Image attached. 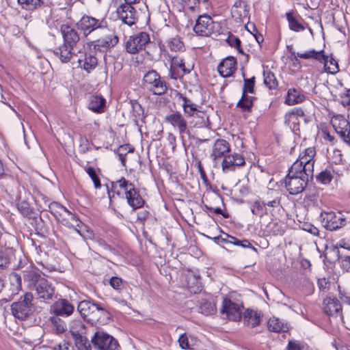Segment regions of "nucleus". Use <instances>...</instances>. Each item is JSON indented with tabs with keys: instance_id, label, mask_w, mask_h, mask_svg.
<instances>
[{
	"instance_id": "1",
	"label": "nucleus",
	"mask_w": 350,
	"mask_h": 350,
	"mask_svg": "<svg viewBox=\"0 0 350 350\" xmlns=\"http://www.w3.org/2000/svg\"><path fill=\"white\" fill-rule=\"evenodd\" d=\"M23 277L27 288L35 292L38 300L48 304L53 300L55 296V287L38 269L30 267L25 270Z\"/></svg>"
},
{
	"instance_id": "2",
	"label": "nucleus",
	"mask_w": 350,
	"mask_h": 350,
	"mask_svg": "<svg viewBox=\"0 0 350 350\" xmlns=\"http://www.w3.org/2000/svg\"><path fill=\"white\" fill-rule=\"evenodd\" d=\"M291 54L295 55L294 59L297 60V57L302 59H314L324 64V69L325 72L329 74H336L339 71V66L338 62L334 59L332 56H327L324 55V51L321 50L317 51L315 50H310L306 53H297L295 51L291 52Z\"/></svg>"
},
{
	"instance_id": "3",
	"label": "nucleus",
	"mask_w": 350,
	"mask_h": 350,
	"mask_svg": "<svg viewBox=\"0 0 350 350\" xmlns=\"http://www.w3.org/2000/svg\"><path fill=\"white\" fill-rule=\"evenodd\" d=\"M310 178L312 176L306 172L297 171V173H294L293 169L290 168L284 178L285 188L291 195L299 194L304 190Z\"/></svg>"
},
{
	"instance_id": "4",
	"label": "nucleus",
	"mask_w": 350,
	"mask_h": 350,
	"mask_svg": "<svg viewBox=\"0 0 350 350\" xmlns=\"http://www.w3.org/2000/svg\"><path fill=\"white\" fill-rule=\"evenodd\" d=\"M314 155L315 150L314 148L310 147L305 149L291 165V168L293 169V172L294 173H297V171L306 172V174L313 176Z\"/></svg>"
},
{
	"instance_id": "5",
	"label": "nucleus",
	"mask_w": 350,
	"mask_h": 350,
	"mask_svg": "<svg viewBox=\"0 0 350 350\" xmlns=\"http://www.w3.org/2000/svg\"><path fill=\"white\" fill-rule=\"evenodd\" d=\"M143 84L154 95L164 94L167 89L165 81L161 78L157 72L153 70L144 75Z\"/></svg>"
},
{
	"instance_id": "6",
	"label": "nucleus",
	"mask_w": 350,
	"mask_h": 350,
	"mask_svg": "<svg viewBox=\"0 0 350 350\" xmlns=\"http://www.w3.org/2000/svg\"><path fill=\"white\" fill-rule=\"evenodd\" d=\"M33 295L26 293L22 301L14 302L11 306L13 315L21 320H24L33 312Z\"/></svg>"
},
{
	"instance_id": "7",
	"label": "nucleus",
	"mask_w": 350,
	"mask_h": 350,
	"mask_svg": "<svg viewBox=\"0 0 350 350\" xmlns=\"http://www.w3.org/2000/svg\"><path fill=\"white\" fill-rule=\"evenodd\" d=\"M150 42L149 34L146 32H140L129 38L125 42V49L129 53L136 54L145 50Z\"/></svg>"
},
{
	"instance_id": "8",
	"label": "nucleus",
	"mask_w": 350,
	"mask_h": 350,
	"mask_svg": "<svg viewBox=\"0 0 350 350\" xmlns=\"http://www.w3.org/2000/svg\"><path fill=\"white\" fill-rule=\"evenodd\" d=\"M92 342L98 350H118V342L103 332H96L92 338Z\"/></svg>"
},
{
	"instance_id": "9",
	"label": "nucleus",
	"mask_w": 350,
	"mask_h": 350,
	"mask_svg": "<svg viewBox=\"0 0 350 350\" xmlns=\"http://www.w3.org/2000/svg\"><path fill=\"white\" fill-rule=\"evenodd\" d=\"M171 65L170 68V76L173 79L183 77L185 75L189 74L192 70V66L187 67L183 58L178 55H170Z\"/></svg>"
},
{
	"instance_id": "10",
	"label": "nucleus",
	"mask_w": 350,
	"mask_h": 350,
	"mask_svg": "<svg viewBox=\"0 0 350 350\" xmlns=\"http://www.w3.org/2000/svg\"><path fill=\"white\" fill-rule=\"evenodd\" d=\"M221 314L224 318L233 321L241 319L242 310L239 304L232 301L230 299L225 298L222 302Z\"/></svg>"
},
{
	"instance_id": "11",
	"label": "nucleus",
	"mask_w": 350,
	"mask_h": 350,
	"mask_svg": "<svg viewBox=\"0 0 350 350\" xmlns=\"http://www.w3.org/2000/svg\"><path fill=\"white\" fill-rule=\"evenodd\" d=\"M78 26L84 34L88 35L97 29L106 27L107 21L105 18L97 19L88 15H84L79 21Z\"/></svg>"
},
{
	"instance_id": "12",
	"label": "nucleus",
	"mask_w": 350,
	"mask_h": 350,
	"mask_svg": "<svg viewBox=\"0 0 350 350\" xmlns=\"http://www.w3.org/2000/svg\"><path fill=\"white\" fill-rule=\"evenodd\" d=\"M331 124L336 133L347 144L350 145V124L342 116L337 115L332 117Z\"/></svg>"
},
{
	"instance_id": "13",
	"label": "nucleus",
	"mask_w": 350,
	"mask_h": 350,
	"mask_svg": "<svg viewBox=\"0 0 350 350\" xmlns=\"http://www.w3.org/2000/svg\"><path fill=\"white\" fill-rule=\"evenodd\" d=\"M323 223L326 229L334 230L345 226L346 219L340 213L325 212L321 214Z\"/></svg>"
},
{
	"instance_id": "14",
	"label": "nucleus",
	"mask_w": 350,
	"mask_h": 350,
	"mask_svg": "<svg viewBox=\"0 0 350 350\" xmlns=\"http://www.w3.org/2000/svg\"><path fill=\"white\" fill-rule=\"evenodd\" d=\"M165 122L177 129L179 135L183 137L185 133H189L187 122L183 115L179 111L173 112L165 117Z\"/></svg>"
},
{
	"instance_id": "15",
	"label": "nucleus",
	"mask_w": 350,
	"mask_h": 350,
	"mask_svg": "<svg viewBox=\"0 0 350 350\" xmlns=\"http://www.w3.org/2000/svg\"><path fill=\"white\" fill-rule=\"evenodd\" d=\"M214 29V22L208 15L200 16L193 27L194 31L201 36H209Z\"/></svg>"
},
{
	"instance_id": "16",
	"label": "nucleus",
	"mask_w": 350,
	"mask_h": 350,
	"mask_svg": "<svg viewBox=\"0 0 350 350\" xmlns=\"http://www.w3.org/2000/svg\"><path fill=\"white\" fill-rule=\"evenodd\" d=\"M230 152V144L225 139H217L213 145L210 157L215 163H217L228 155Z\"/></svg>"
},
{
	"instance_id": "17",
	"label": "nucleus",
	"mask_w": 350,
	"mask_h": 350,
	"mask_svg": "<svg viewBox=\"0 0 350 350\" xmlns=\"http://www.w3.org/2000/svg\"><path fill=\"white\" fill-rule=\"evenodd\" d=\"M116 12L118 18L129 26L133 25L137 21V12L133 5L122 4L118 8Z\"/></svg>"
},
{
	"instance_id": "18",
	"label": "nucleus",
	"mask_w": 350,
	"mask_h": 350,
	"mask_svg": "<svg viewBox=\"0 0 350 350\" xmlns=\"http://www.w3.org/2000/svg\"><path fill=\"white\" fill-rule=\"evenodd\" d=\"M249 6L243 1L238 0L231 9L232 17L237 23H243L249 18Z\"/></svg>"
},
{
	"instance_id": "19",
	"label": "nucleus",
	"mask_w": 350,
	"mask_h": 350,
	"mask_svg": "<svg viewBox=\"0 0 350 350\" xmlns=\"http://www.w3.org/2000/svg\"><path fill=\"white\" fill-rule=\"evenodd\" d=\"M245 164L244 157L239 154H228L222 161L221 167L222 171L226 173L230 171H234L236 167L242 166Z\"/></svg>"
},
{
	"instance_id": "20",
	"label": "nucleus",
	"mask_w": 350,
	"mask_h": 350,
	"mask_svg": "<svg viewBox=\"0 0 350 350\" xmlns=\"http://www.w3.org/2000/svg\"><path fill=\"white\" fill-rule=\"evenodd\" d=\"M73 305L66 299H59L51 306V310L54 314L67 317L74 312Z\"/></svg>"
},
{
	"instance_id": "21",
	"label": "nucleus",
	"mask_w": 350,
	"mask_h": 350,
	"mask_svg": "<svg viewBox=\"0 0 350 350\" xmlns=\"http://www.w3.org/2000/svg\"><path fill=\"white\" fill-rule=\"evenodd\" d=\"M161 50L166 53L167 55H173L176 53H182L185 51V45L180 38L176 36L168 39L165 44H160Z\"/></svg>"
},
{
	"instance_id": "22",
	"label": "nucleus",
	"mask_w": 350,
	"mask_h": 350,
	"mask_svg": "<svg viewBox=\"0 0 350 350\" xmlns=\"http://www.w3.org/2000/svg\"><path fill=\"white\" fill-rule=\"evenodd\" d=\"M323 305L326 314L342 319V306L336 298L327 297L323 300Z\"/></svg>"
},
{
	"instance_id": "23",
	"label": "nucleus",
	"mask_w": 350,
	"mask_h": 350,
	"mask_svg": "<svg viewBox=\"0 0 350 350\" xmlns=\"http://www.w3.org/2000/svg\"><path fill=\"white\" fill-rule=\"evenodd\" d=\"M176 97L178 100L182 101V108L186 117L193 118L200 111L197 104L194 103L191 99L185 96L181 93H177Z\"/></svg>"
},
{
	"instance_id": "24",
	"label": "nucleus",
	"mask_w": 350,
	"mask_h": 350,
	"mask_svg": "<svg viewBox=\"0 0 350 350\" xmlns=\"http://www.w3.org/2000/svg\"><path fill=\"white\" fill-rule=\"evenodd\" d=\"M262 318V314L260 311L247 309L243 313V324L249 327H255L260 325Z\"/></svg>"
},
{
	"instance_id": "25",
	"label": "nucleus",
	"mask_w": 350,
	"mask_h": 350,
	"mask_svg": "<svg viewBox=\"0 0 350 350\" xmlns=\"http://www.w3.org/2000/svg\"><path fill=\"white\" fill-rule=\"evenodd\" d=\"M61 33L64 38V43L75 46L79 41V35L72 27L63 25L61 27Z\"/></svg>"
},
{
	"instance_id": "26",
	"label": "nucleus",
	"mask_w": 350,
	"mask_h": 350,
	"mask_svg": "<svg viewBox=\"0 0 350 350\" xmlns=\"http://www.w3.org/2000/svg\"><path fill=\"white\" fill-rule=\"evenodd\" d=\"M58 221L66 227L73 228L76 232L80 233V226L81 224V221L75 214L69 211L68 209L66 210Z\"/></svg>"
},
{
	"instance_id": "27",
	"label": "nucleus",
	"mask_w": 350,
	"mask_h": 350,
	"mask_svg": "<svg viewBox=\"0 0 350 350\" xmlns=\"http://www.w3.org/2000/svg\"><path fill=\"white\" fill-rule=\"evenodd\" d=\"M237 61L232 56L228 57L223 59L217 67L218 72L223 77H229L236 70Z\"/></svg>"
},
{
	"instance_id": "28",
	"label": "nucleus",
	"mask_w": 350,
	"mask_h": 350,
	"mask_svg": "<svg viewBox=\"0 0 350 350\" xmlns=\"http://www.w3.org/2000/svg\"><path fill=\"white\" fill-rule=\"evenodd\" d=\"M98 305L90 300H83L79 303L77 310L84 320L88 321Z\"/></svg>"
},
{
	"instance_id": "29",
	"label": "nucleus",
	"mask_w": 350,
	"mask_h": 350,
	"mask_svg": "<svg viewBox=\"0 0 350 350\" xmlns=\"http://www.w3.org/2000/svg\"><path fill=\"white\" fill-rule=\"evenodd\" d=\"M109 317V312L99 304L88 322L92 325H104L108 322Z\"/></svg>"
},
{
	"instance_id": "30",
	"label": "nucleus",
	"mask_w": 350,
	"mask_h": 350,
	"mask_svg": "<svg viewBox=\"0 0 350 350\" xmlns=\"http://www.w3.org/2000/svg\"><path fill=\"white\" fill-rule=\"evenodd\" d=\"M306 97L299 89L290 88L285 98V103L288 105H294L302 103Z\"/></svg>"
},
{
	"instance_id": "31",
	"label": "nucleus",
	"mask_w": 350,
	"mask_h": 350,
	"mask_svg": "<svg viewBox=\"0 0 350 350\" xmlns=\"http://www.w3.org/2000/svg\"><path fill=\"white\" fill-rule=\"evenodd\" d=\"M125 198L129 205L134 210L142 207L144 204V199L135 187L126 193Z\"/></svg>"
},
{
	"instance_id": "32",
	"label": "nucleus",
	"mask_w": 350,
	"mask_h": 350,
	"mask_svg": "<svg viewBox=\"0 0 350 350\" xmlns=\"http://www.w3.org/2000/svg\"><path fill=\"white\" fill-rule=\"evenodd\" d=\"M105 102L102 96L93 95L90 98L88 107L93 112L100 113L105 111Z\"/></svg>"
},
{
	"instance_id": "33",
	"label": "nucleus",
	"mask_w": 350,
	"mask_h": 350,
	"mask_svg": "<svg viewBox=\"0 0 350 350\" xmlns=\"http://www.w3.org/2000/svg\"><path fill=\"white\" fill-rule=\"evenodd\" d=\"M70 333L78 350H91L88 340L80 333L79 330H75V328H72Z\"/></svg>"
},
{
	"instance_id": "34",
	"label": "nucleus",
	"mask_w": 350,
	"mask_h": 350,
	"mask_svg": "<svg viewBox=\"0 0 350 350\" xmlns=\"http://www.w3.org/2000/svg\"><path fill=\"white\" fill-rule=\"evenodd\" d=\"M73 48L74 46L64 43L59 47L54 50V53L59 58L62 62L67 63L70 62L73 55Z\"/></svg>"
},
{
	"instance_id": "35",
	"label": "nucleus",
	"mask_w": 350,
	"mask_h": 350,
	"mask_svg": "<svg viewBox=\"0 0 350 350\" xmlns=\"http://www.w3.org/2000/svg\"><path fill=\"white\" fill-rule=\"evenodd\" d=\"M267 326L269 331L276 333L284 332L288 329V325L286 322L275 317L269 319Z\"/></svg>"
},
{
	"instance_id": "36",
	"label": "nucleus",
	"mask_w": 350,
	"mask_h": 350,
	"mask_svg": "<svg viewBox=\"0 0 350 350\" xmlns=\"http://www.w3.org/2000/svg\"><path fill=\"white\" fill-rule=\"evenodd\" d=\"M134 188V185L123 177L117 181L111 183L112 191L118 195L120 193V190H123L124 195L126 196V193L130 192V191L133 190Z\"/></svg>"
},
{
	"instance_id": "37",
	"label": "nucleus",
	"mask_w": 350,
	"mask_h": 350,
	"mask_svg": "<svg viewBox=\"0 0 350 350\" xmlns=\"http://www.w3.org/2000/svg\"><path fill=\"white\" fill-rule=\"evenodd\" d=\"M118 42V38L114 33H111L105 38L96 40V46L98 48L109 49Z\"/></svg>"
},
{
	"instance_id": "38",
	"label": "nucleus",
	"mask_w": 350,
	"mask_h": 350,
	"mask_svg": "<svg viewBox=\"0 0 350 350\" xmlns=\"http://www.w3.org/2000/svg\"><path fill=\"white\" fill-rule=\"evenodd\" d=\"M79 63L81 67L88 72H90L97 66L96 57L91 53H86L83 60L79 59Z\"/></svg>"
},
{
	"instance_id": "39",
	"label": "nucleus",
	"mask_w": 350,
	"mask_h": 350,
	"mask_svg": "<svg viewBox=\"0 0 350 350\" xmlns=\"http://www.w3.org/2000/svg\"><path fill=\"white\" fill-rule=\"evenodd\" d=\"M250 208L252 214L259 217L269 214V208L265 207V201H254Z\"/></svg>"
},
{
	"instance_id": "40",
	"label": "nucleus",
	"mask_w": 350,
	"mask_h": 350,
	"mask_svg": "<svg viewBox=\"0 0 350 350\" xmlns=\"http://www.w3.org/2000/svg\"><path fill=\"white\" fill-rule=\"evenodd\" d=\"M275 191L273 190H269L268 192V195H270L273 199L271 200H265V207L269 208V213L273 214V212L276 209H280L282 207L281 205V198L279 196H273V193Z\"/></svg>"
},
{
	"instance_id": "41",
	"label": "nucleus",
	"mask_w": 350,
	"mask_h": 350,
	"mask_svg": "<svg viewBox=\"0 0 350 350\" xmlns=\"http://www.w3.org/2000/svg\"><path fill=\"white\" fill-rule=\"evenodd\" d=\"M49 321L55 333L62 334L66 330V323L59 316L54 314L49 318Z\"/></svg>"
},
{
	"instance_id": "42",
	"label": "nucleus",
	"mask_w": 350,
	"mask_h": 350,
	"mask_svg": "<svg viewBox=\"0 0 350 350\" xmlns=\"http://www.w3.org/2000/svg\"><path fill=\"white\" fill-rule=\"evenodd\" d=\"M193 125L196 127L198 128H202V127H208L210 124L209 120H208V116L203 112L200 111L195 117H193Z\"/></svg>"
},
{
	"instance_id": "43",
	"label": "nucleus",
	"mask_w": 350,
	"mask_h": 350,
	"mask_svg": "<svg viewBox=\"0 0 350 350\" xmlns=\"http://www.w3.org/2000/svg\"><path fill=\"white\" fill-rule=\"evenodd\" d=\"M199 310L200 312L204 315H211L216 312L217 309L214 303L206 299H202L200 302Z\"/></svg>"
},
{
	"instance_id": "44",
	"label": "nucleus",
	"mask_w": 350,
	"mask_h": 350,
	"mask_svg": "<svg viewBox=\"0 0 350 350\" xmlns=\"http://www.w3.org/2000/svg\"><path fill=\"white\" fill-rule=\"evenodd\" d=\"M286 16L291 30L299 32L305 29L304 26L299 23L293 12H287Z\"/></svg>"
},
{
	"instance_id": "45",
	"label": "nucleus",
	"mask_w": 350,
	"mask_h": 350,
	"mask_svg": "<svg viewBox=\"0 0 350 350\" xmlns=\"http://www.w3.org/2000/svg\"><path fill=\"white\" fill-rule=\"evenodd\" d=\"M9 280L12 287V293L17 294L21 289V275L16 272H12L9 275Z\"/></svg>"
},
{
	"instance_id": "46",
	"label": "nucleus",
	"mask_w": 350,
	"mask_h": 350,
	"mask_svg": "<svg viewBox=\"0 0 350 350\" xmlns=\"http://www.w3.org/2000/svg\"><path fill=\"white\" fill-rule=\"evenodd\" d=\"M254 98L252 96L242 94L241 98L237 103V107L241 109L242 111H250L253 106Z\"/></svg>"
},
{
	"instance_id": "47",
	"label": "nucleus",
	"mask_w": 350,
	"mask_h": 350,
	"mask_svg": "<svg viewBox=\"0 0 350 350\" xmlns=\"http://www.w3.org/2000/svg\"><path fill=\"white\" fill-rule=\"evenodd\" d=\"M67 208L60 204L53 202L49 204V211L58 221Z\"/></svg>"
},
{
	"instance_id": "48",
	"label": "nucleus",
	"mask_w": 350,
	"mask_h": 350,
	"mask_svg": "<svg viewBox=\"0 0 350 350\" xmlns=\"http://www.w3.org/2000/svg\"><path fill=\"white\" fill-rule=\"evenodd\" d=\"M324 256L325 259L330 263L335 262L341 258L339 250L335 246L327 248Z\"/></svg>"
},
{
	"instance_id": "49",
	"label": "nucleus",
	"mask_w": 350,
	"mask_h": 350,
	"mask_svg": "<svg viewBox=\"0 0 350 350\" xmlns=\"http://www.w3.org/2000/svg\"><path fill=\"white\" fill-rule=\"evenodd\" d=\"M264 83L269 89H275L278 86V81L273 72L269 70H264Z\"/></svg>"
},
{
	"instance_id": "50",
	"label": "nucleus",
	"mask_w": 350,
	"mask_h": 350,
	"mask_svg": "<svg viewBox=\"0 0 350 350\" xmlns=\"http://www.w3.org/2000/svg\"><path fill=\"white\" fill-rule=\"evenodd\" d=\"M333 178V173L331 170L325 169L321 171L317 176V180L318 182L327 185L329 184Z\"/></svg>"
},
{
	"instance_id": "51",
	"label": "nucleus",
	"mask_w": 350,
	"mask_h": 350,
	"mask_svg": "<svg viewBox=\"0 0 350 350\" xmlns=\"http://www.w3.org/2000/svg\"><path fill=\"white\" fill-rule=\"evenodd\" d=\"M22 8L27 10H33L40 5L41 0H18Z\"/></svg>"
},
{
	"instance_id": "52",
	"label": "nucleus",
	"mask_w": 350,
	"mask_h": 350,
	"mask_svg": "<svg viewBox=\"0 0 350 350\" xmlns=\"http://www.w3.org/2000/svg\"><path fill=\"white\" fill-rule=\"evenodd\" d=\"M254 83H255V77H253L250 79H244V85L243 88V93L246 94L247 92L254 93Z\"/></svg>"
},
{
	"instance_id": "53",
	"label": "nucleus",
	"mask_w": 350,
	"mask_h": 350,
	"mask_svg": "<svg viewBox=\"0 0 350 350\" xmlns=\"http://www.w3.org/2000/svg\"><path fill=\"white\" fill-rule=\"evenodd\" d=\"M86 172L91 178L92 180L94 183V187L96 189H98L100 187V182L99 178L97 176L95 169L93 167H88L86 169Z\"/></svg>"
},
{
	"instance_id": "54",
	"label": "nucleus",
	"mask_w": 350,
	"mask_h": 350,
	"mask_svg": "<svg viewBox=\"0 0 350 350\" xmlns=\"http://www.w3.org/2000/svg\"><path fill=\"white\" fill-rule=\"evenodd\" d=\"M18 209L24 217H31L32 213L31 209L30 208L29 204L25 201H23L18 204Z\"/></svg>"
},
{
	"instance_id": "55",
	"label": "nucleus",
	"mask_w": 350,
	"mask_h": 350,
	"mask_svg": "<svg viewBox=\"0 0 350 350\" xmlns=\"http://www.w3.org/2000/svg\"><path fill=\"white\" fill-rule=\"evenodd\" d=\"M227 42L231 46L236 48L239 53H243V49L241 47V42L239 38L234 36H230L228 38Z\"/></svg>"
},
{
	"instance_id": "56",
	"label": "nucleus",
	"mask_w": 350,
	"mask_h": 350,
	"mask_svg": "<svg viewBox=\"0 0 350 350\" xmlns=\"http://www.w3.org/2000/svg\"><path fill=\"white\" fill-rule=\"evenodd\" d=\"M109 284L117 291H120L124 288L122 280L118 277H112L109 280Z\"/></svg>"
},
{
	"instance_id": "57",
	"label": "nucleus",
	"mask_w": 350,
	"mask_h": 350,
	"mask_svg": "<svg viewBox=\"0 0 350 350\" xmlns=\"http://www.w3.org/2000/svg\"><path fill=\"white\" fill-rule=\"evenodd\" d=\"M295 115H297V116H304V112L301 109L299 108V109H295L293 110L291 112L287 113L285 115L286 122L287 120L290 121V120L292 118H294Z\"/></svg>"
},
{
	"instance_id": "58",
	"label": "nucleus",
	"mask_w": 350,
	"mask_h": 350,
	"mask_svg": "<svg viewBox=\"0 0 350 350\" xmlns=\"http://www.w3.org/2000/svg\"><path fill=\"white\" fill-rule=\"evenodd\" d=\"M340 103L343 106L350 107V89L347 90L345 92L340 96Z\"/></svg>"
},
{
	"instance_id": "59",
	"label": "nucleus",
	"mask_w": 350,
	"mask_h": 350,
	"mask_svg": "<svg viewBox=\"0 0 350 350\" xmlns=\"http://www.w3.org/2000/svg\"><path fill=\"white\" fill-rule=\"evenodd\" d=\"M303 345L297 340H290L287 345V350H301Z\"/></svg>"
},
{
	"instance_id": "60",
	"label": "nucleus",
	"mask_w": 350,
	"mask_h": 350,
	"mask_svg": "<svg viewBox=\"0 0 350 350\" xmlns=\"http://www.w3.org/2000/svg\"><path fill=\"white\" fill-rule=\"evenodd\" d=\"M180 2H181L184 5H187L189 8H193L195 6H196L197 4L200 3V2L205 3L208 0H178Z\"/></svg>"
},
{
	"instance_id": "61",
	"label": "nucleus",
	"mask_w": 350,
	"mask_h": 350,
	"mask_svg": "<svg viewBox=\"0 0 350 350\" xmlns=\"http://www.w3.org/2000/svg\"><path fill=\"white\" fill-rule=\"evenodd\" d=\"M234 245L241 246L243 248L250 247L254 251H256V249L254 247H253L250 242L247 239L239 240L237 239L234 242Z\"/></svg>"
},
{
	"instance_id": "62",
	"label": "nucleus",
	"mask_w": 350,
	"mask_h": 350,
	"mask_svg": "<svg viewBox=\"0 0 350 350\" xmlns=\"http://www.w3.org/2000/svg\"><path fill=\"white\" fill-rule=\"evenodd\" d=\"M178 343L183 349H189L188 338L185 334H182L178 338Z\"/></svg>"
},
{
	"instance_id": "63",
	"label": "nucleus",
	"mask_w": 350,
	"mask_h": 350,
	"mask_svg": "<svg viewBox=\"0 0 350 350\" xmlns=\"http://www.w3.org/2000/svg\"><path fill=\"white\" fill-rule=\"evenodd\" d=\"M341 267L346 271H350V256H341L340 261Z\"/></svg>"
},
{
	"instance_id": "64",
	"label": "nucleus",
	"mask_w": 350,
	"mask_h": 350,
	"mask_svg": "<svg viewBox=\"0 0 350 350\" xmlns=\"http://www.w3.org/2000/svg\"><path fill=\"white\" fill-rule=\"evenodd\" d=\"M54 350H74L73 346L66 341H63L62 343L59 344L57 348H55Z\"/></svg>"
}]
</instances>
